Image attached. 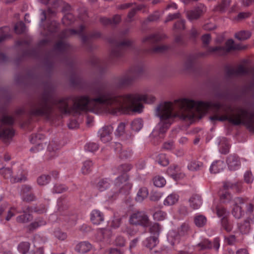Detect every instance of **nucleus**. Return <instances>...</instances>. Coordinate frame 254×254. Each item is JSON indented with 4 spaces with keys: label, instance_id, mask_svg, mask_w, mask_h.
I'll list each match as a JSON object with an SVG mask.
<instances>
[{
    "label": "nucleus",
    "instance_id": "obj_4",
    "mask_svg": "<svg viewBox=\"0 0 254 254\" xmlns=\"http://www.w3.org/2000/svg\"><path fill=\"white\" fill-rule=\"evenodd\" d=\"M1 125L0 126V138L4 142H6L11 139L13 135V130L10 127H7L5 125H11L14 123L13 118L7 115H4L1 119Z\"/></svg>",
    "mask_w": 254,
    "mask_h": 254
},
{
    "label": "nucleus",
    "instance_id": "obj_42",
    "mask_svg": "<svg viewBox=\"0 0 254 254\" xmlns=\"http://www.w3.org/2000/svg\"><path fill=\"white\" fill-rule=\"evenodd\" d=\"M153 182L154 186L159 188L163 187L166 184L165 179L160 176L155 177L153 179Z\"/></svg>",
    "mask_w": 254,
    "mask_h": 254
},
{
    "label": "nucleus",
    "instance_id": "obj_51",
    "mask_svg": "<svg viewBox=\"0 0 254 254\" xmlns=\"http://www.w3.org/2000/svg\"><path fill=\"white\" fill-rule=\"evenodd\" d=\"M14 30L16 33L20 34L25 30V26L22 22L17 23L14 26Z\"/></svg>",
    "mask_w": 254,
    "mask_h": 254
},
{
    "label": "nucleus",
    "instance_id": "obj_10",
    "mask_svg": "<svg viewBox=\"0 0 254 254\" xmlns=\"http://www.w3.org/2000/svg\"><path fill=\"white\" fill-rule=\"evenodd\" d=\"M191 232L190 227L189 224L184 223L178 229V233L176 234L175 232L171 233L170 237H174V242L173 245L175 243H179L180 240V237H185L190 234Z\"/></svg>",
    "mask_w": 254,
    "mask_h": 254
},
{
    "label": "nucleus",
    "instance_id": "obj_40",
    "mask_svg": "<svg viewBox=\"0 0 254 254\" xmlns=\"http://www.w3.org/2000/svg\"><path fill=\"white\" fill-rule=\"evenodd\" d=\"M168 48L169 47L166 45H159L149 50V52L151 54L161 53L167 50Z\"/></svg>",
    "mask_w": 254,
    "mask_h": 254
},
{
    "label": "nucleus",
    "instance_id": "obj_9",
    "mask_svg": "<svg viewBox=\"0 0 254 254\" xmlns=\"http://www.w3.org/2000/svg\"><path fill=\"white\" fill-rule=\"evenodd\" d=\"M248 200L247 198L236 197L233 200V206L232 210V214L236 219H240L244 215V211L243 210L241 205L244 204Z\"/></svg>",
    "mask_w": 254,
    "mask_h": 254
},
{
    "label": "nucleus",
    "instance_id": "obj_8",
    "mask_svg": "<svg viewBox=\"0 0 254 254\" xmlns=\"http://www.w3.org/2000/svg\"><path fill=\"white\" fill-rule=\"evenodd\" d=\"M234 41L232 39H229L225 43V47H209L207 52L208 53H215L220 56H223L231 51H234Z\"/></svg>",
    "mask_w": 254,
    "mask_h": 254
},
{
    "label": "nucleus",
    "instance_id": "obj_5",
    "mask_svg": "<svg viewBox=\"0 0 254 254\" xmlns=\"http://www.w3.org/2000/svg\"><path fill=\"white\" fill-rule=\"evenodd\" d=\"M115 186L117 188V190L114 192L113 195H109V197L112 198L116 196L120 192H124L129 190L132 187V185L128 182V176L126 173L119 175L115 180Z\"/></svg>",
    "mask_w": 254,
    "mask_h": 254
},
{
    "label": "nucleus",
    "instance_id": "obj_19",
    "mask_svg": "<svg viewBox=\"0 0 254 254\" xmlns=\"http://www.w3.org/2000/svg\"><path fill=\"white\" fill-rule=\"evenodd\" d=\"M115 151L119 154V157L122 159H126L131 155L130 151L122 150V144L120 143H115Z\"/></svg>",
    "mask_w": 254,
    "mask_h": 254
},
{
    "label": "nucleus",
    "instance_id": "obj_45",
    "mask_svg": "<svg viewBox=\"0 0 254 254\" xmlns=\"http://www.w3.org/2000/svg\"><path fill=\"white\" fill-rule=\"evenodd\" d=\"M73 21V16L69 13H67L63 18V23L65 26H68L71 24Z\"/></svg>",
    "mask_w": 254,
    "mask_h": 254
},
{
    "label": "nucleus",
    "instance_id": "obj_17",
    "mask_svg": "<svg viewBox=\"0 0 254 254\" xmlns=\"http://www.w3.org/2000/svg\"><path fill=\"white\" fill-rule=\"evenodd\" d=\"M163 38L164 36L162 35L158 34H151L143 38L142 41L143 43H147L150 45H153L161 40Z\"/></svg>",
    "mask_w": 254,
    "mask_h": 254
},
{
    "label": "nucleus",
    "instance_id": "obj_62",
    "mask_svg": "<svg viewBox=\"0 0 254 254\" xmlns=\"http://www.w3.org/2000/svg\"><path fill=\"white\" fill-rule=\"evenodd\" d=\"M162 197L161 193L157 191H152L150 194V199L153 201L159 200Z\"/></svg>",
    "mask_w": 254,
    "mask_h": 254
},
{
    "label": "nucleus",
    "instance_id": "obj_48",
    "mask_svg": "<svg viewBox=\"0 0 254 254\" xmlns=\"http://www.w3.org/2000/svg\"><path fill=\"white\" fill-rule=\"evenodd\" d=\"M30 244L28 242L21 243L18 246L19 252L23 254L30 249Z\"/></svg>",
    "mask_w": 254,
    "mask_h": 254
},
{
    "label": "nucleus",
    "instance_id": "obj_37",
    "mask_svg": "<svg viewBox=\"0 0 254 254\" xmlns=\"http://www.w3.org/2000/svg\"><path fill=\"white\" fill-rule=\"evenodd\" d=\"M58 212L62 214H64L65 211H66L68 208L67 202L65 200L62 199L58 200Z\"/></svg>",
    "mask_w": 254,
    "mask_h": 254
},
{
    "label": "nucleus",
    "instance_id": "obj_53",
    "mask_svg": "<svg viewBox=\"0 0 254 254\" xmlns=\"http://www.w3.org/2000/svg\"><path fill=\"white\" fill-rule=\"evenodd\" d=\"M202 165L200 162L196 161L191 162L188 165V169L190 171H196L198 170Z\"/></svg>",
    "mask_w": 254,
    "mask_h": 254
},
{
    "label": "nucleus",
    "instance_id": "obj_20",
    "mask_svg": "<svg viewBox=\"0 0 254 254\" xmlns=\"http://www.w3.org/2000/svg\"><path fill=\"white\" fill-rule=\"evenodd\" d=\"M190 206L193 209L199 208L202 204L200 196L198 194L192 195L189 199Z\"/></svg>",
    "mask_w": 254,
    "mask_h": 254
},
{
    "label": "nucleus",
    "instance_id": "obj_61",
    "mask_svg": "<svg viewBox=\"0 0 254 254\" xmlns=\"http://www.w3.org/2000/svg\"><path fill=\"white\" fill-rule=\"evenodd\" d=\"M142 7L141 5L137 6L136 8H133L129 12L127 18L128 19V21L130 22L131 21V18L135 15L136 11L139 10L141 9Z\"/></svg>",
    "mask_w": 254,
    "mask_h": 254
},
{
    "label": "nucleus",
    "instance_id": "obj_60",
    "mask_svg": "<svg viewBox=\"0 0 254 254\" xmlns=\"http://www.w3.org/2000/svg\"><path fill=\"white\" fill-rule=\"evenodd\" d=\"M245 181L247 184H251L253 182L254 177L251 171H247L244 175Z\"/></svg>",
    "mask_w": 254,
    "mask_h": 254
},
{
    "label": "nucleus",
    "instance_id": "obj_23",
    "mask_svg": "<svg viewBox=\"0 0 254 254\" xmlns=\"http://www.w3.org/2000/svg\"><path fill=\"white\" fill-rule=\"evenodd\" d=\"M132 168V166L129 164H124L120 165L118 167L113 169L112 171L115 175H121L123 173H126L129 171Z\"/></svg>",
    "mask_w": 254,
    "mask_h": 254
},
{
    "label": "nucleus",
    "instance_id": "obj_16",
    "mask_svg": "<svg viewBox=\"0 0 254 254\" xmlns=\"http://www.w3.org/2000/svg\"><path fill=\"white\" fill-rule=\"evenodd\" d=\"M113 131V128L111 126H106L103 127L100 130V138L103 142H107L111 139L110 134Z\"/></svg>",
    "mask_w": 254,
    "mask_h": 254
},
{
    "label": "nucleus",
    "instance_id": "obj_57",
    "mask_svg": "<svg viewBox=\"0 0 254 254\" xmlns=\"http://www.w3.org/2000/svg\"><path fill=\"white\" fill-rule=\"evenodd\" d=\"M158 238L155 236L150 237L148 239V243L147 244V247L149 249H151L157 244Z\"/></svg>",
    "mask_w": 254,
    "mask_h": 254
},
{
    "label": "nucleus",
    "instance_id": "obj_34",
    "mask_svg": "<svg viewBox=\"0 0 254 254\" xmlns=\"http://www.w3.org/2000/svg\"><path fill=\"white\" fill-rule=\"evenodd\" d=\"M51 180L49 175L43 174L38 177L37 182L39 186H43L48 184Z\"/></svg>",
    "mask_w": 254,
    "mask_h": 254
},
{
    "label": "nucleus",
    "instance_id": "obj_26",
    "mask_svg": "<svg viewBox=\"0 0 254 254\" xmlns=\"http://www.w3.org/2000/svg\"><path fill=\"white\" fill-rule=\"evenodd\" d=\"M224 188L225 189H232L238 193H240L242 191V184L241 183H225L224 184Z\"/></svg>",
    "mask_w": 254,
    "mask_h": 254
},
{
    "label": "nucleus",
    "instance_id": "obj_15",
    "mask_svg": "<svg viewBox=\"0 0 254 254\" xmlns=\"http://www.w3.org/2000/svg\"><path fill=\"white\" fill-rule=\"evenodd\" d=\"M203 7H197L186 13L187 16L190 20H195L199 18L203 13Z\"/></svg>",
    "mask_w": 254,
    "mask_h": 254
},
{
    "label": "nucleus",
    "instance_id": "obj_29",
    "mask_svg": "<svg viewBox=\"0 0 254 254\" xmlns=\"http://www.w3.org/2000/svg\"><path fill=\"white\" fill-rule=\"evenodd\" d=\"M23 214L18 216L16 218V221L19 223H27L32 219V216L31 214L23 212Z\"/></svg>",
    "mask_w": 254,
    "mask_h": 254
},
{
    "label": "nucleus",
    "instance_id": "obj_63",
    "mask_svg": "<svg viewBox=\"0 0 254 254\" xmlns=\"http://www.w3.org/2000/svg\"><path fill=\"white\" fill-rule=\"evenodd\" d=\"M67 190V188L62 185H57L55 186L53 191L55 193H62L65 191Z\"/></svg>",
    "mask_w": 254,
    "mask_h": 254
},
{
    "label": "nucleus",
    "instance_id": "obj_3",
    "mask_svg": "<svg viewBox=\"0 0 254 254\" xmlns=\"http://www.w3.org/2000/svg\"><path fill=\"white\" fill-rule=\"evenodd\" d=\"M51 94L45 91L39 99L32 104L30 108V114L36 116H48L52 111L50 104Z\"/></svg>",
    "mask_w": 254,
    "mask_h": 254
},
{
    "label": "nucleus",
    "instance_id": "obj_50",
    "mask_svg": "<svg viewBox=\"0 0 254 254\" xmlns=\"http://www.w3.org/2000/svg\"><path fill=\"white\" fill-rule=\"evenodd\" d=\"M157 161L161 165L165 166L169 164V160L164 154H161L158 156Z\"/></svg>",
    "mask_w": 254,
    "mask_h": 254
},
{
    "label": "nucleus",
    "instance_id": "obj_36",
    "mask_svg": "<svg viewBox=\"0 0 254 254\" xmlns=\"http://www.w3.org/2000/svg\"><path fill=\"white\" fill-rule=\"evenodd\" d=\"M221 226L228 232H230L232 230L233 225L232 223L225 216H223L221 219Z\"/></svg>",
    "mask_w": 254,
    "mask_h": 254
},
{
    "label": "nucleus",
    "instance_id": "obj_2",
    "mask_svg": "<svg viewBox=\"0 0 254 254\" xmlns=\"http://www.w3.org/2000/svg\"><path fill=\"white\" fill-rule=\"evenodd\" d=\"M155 100V97L150 94L116 95L103 90L94 99H90L87 96L78 97L74 100L71 97H65L57 100L55 104L64 114L78 115L87 111L97 113L103 108H107L111 114H118L125 113L128 110L141 113L143 105L140 101L150 104Z\"/></svg>",
    "mask_w": 254,
    "mask_h": 254
},
{
    "label": "nucleus",
    "instance_id": "obj_25",
    "mask_svg": "<svg viewBox=\"0 0 254 254\" xmlns=\"http://www.w3.org/2000/svg\"><path fill=\"white\" fill-rule=\"evenodd\" d=\"M46 224V221L41 218L36 219L34 222L30 223L28 226V228L29 231H33L34 230L37 229L38 228L44 226Z\"/></svg>",
    "mask_w": 254,
    "mask_h": 254
},
{
    "label": "nucleus",
    "instance_id": "obj_54",
    "mask_svg": "<svg viewBox=\"0 0 254 254\" xmlns=\"http://www.w3.org/2000/svg\"><path fill=\"white\" fill-rule=\"evenodd\" d=\"M230 0H222L221 3L217 7V10L223 12L230 5Z\"/></svg>",
    "mask_w": 254,
    "mask_h": 254
},
{
    "label": "nucleus",
    "instance_id": "obj_24",
    "mask_svg": "<svg viewBox=\"0 0 254 254\" xmlns=\"http://www.w3.org/2000/svg\"><path fill=\"white\" fill-rule=\"evenodd\" d=\"M179 199V196L176 193H171L169 194L164 200V204L165 205H173L178 202Z\"/></svg>",
    "mask_w": 254,
    "mask_h": 254
},
{
    "label": "nucleus",
    "instance_id": "obj_12",
    "mask_svg": "<svg viewBox=\"0 0 254 254\" xmlns=\"http://www.w3.org/2000/svg\"><path fill=\"white\" fill-rule=\"evenodd\" d=\"M131 44V41L125 40L116 46L111 52V56L113 58H119L121 57L124 52V48L128 47Z\"/></svg>",
    "mask_w": 254,
    "mask_h": 254
},
{
    "label": "nucleus",
    "instance_id": "obj_46",
    "mask_svg": "<svg viewBox=\"0 0 254 254\" xmlns=\"http://www.w3.org/2000/svg\"><path fill=\"white\" fill-rule=\"evenodd\" d=\"M54 235L56 238L61 241L64 240L67 237L66 234L59 229H57L54 231Z\"/></svg>",
    "mask_w": 254,
    "mask_h": 254
},
{
    "label": "nucleus",
    "instance_id": "obj_47",
    "mask_svg": "<svg viewBox=\"0 0 254 254\" xmlns=\"http://www.w3.org/2000/svg\"><path fill=\"white\" fill-rule=\"evenodd\" d=\"M19 213L17 211V208L15 207H11L7 212L5 219L6 221H9L11 218L15 215L16 213Z\"/></svg>",
    "mask_w": 254,
    "mask_h": 254
},
{
    "label": "nucleus",
    "instance_id": "obj_28",
    "mask_svg": "<svg viewBox=\"0 0 254 254\" xmlns=\"http://www.w3.org/2000/svg\"><path fill=\"white\" fill-rule=\"evenodd\" d=\"M110 184L106 178L100 179L96 185L97 189L101 191L106 190L110 186Z\"/></svg>",
    "mask_w": 254,
    "mask_h": 254
},
{
    "label": "nucleus",
    "instance_id": "obj_27",
    "mask_svg": "<svg viewBox=\"0 0 254 254\" xmlns=\"http://www.w3.org/2000/svg\"><path fill=\"white\" fill-rule=\"evenodd\" d=\"M84 29V26L81 25L79 30L77 31L74 29H65L62 33V38H66L70 35L75 34H80Z\"/></svg>",
    "mask_w": 254,
    "mask_h": 254
},
{
    "label": "nucleus",
    "instance_id": "obj_41",
    "mask_svg": "<svg viewBox=\"0 0 254 254\" xmlns=\"http://www.w3.org/2000/svg\"><path fill=\"white\" fill-rule=\"evenodd\" d=\"M143 121L140 119L134 120L131 123V128L135 131H139L143 127Z\"/></svg>",
    "mask_w": 254,
    "mask_h": 254
},
{
    "label": "nucleus",
    "instance_id": "obj_1",
    "mask_svg": "<svg viewBox=\"0 0 254 254\" xmlns=\"http://www.w3.org/2000/svg\"><path fill=\"white\" fill-rule=\"evenodd\" d=\"M209 109L213 110V115L209 117L211 121H228L232 124L245 125L254 132V113L249 112L245 107H235L229 104L212 102H195L187 98H180L173 102L160 103L155 109V115L160 118L159 131L166 132L172 124L173 119L178 118L190 121L195 117V112L205 113Z\"/></svg>",
    "mask_w": 254,
    "mask_h": 254
},
{
    "label": "nucleus",
    "instance_id": "obj_30",
    "mask_svg": "<svg viewBox=\"0 0 254 254\" xmlns=\"http://www.w3.org/2000/svg\"><path fill=\"white\" fill-rule=\"evenodd\" d=\"M148 194V191L147 188H141L138 190L135 199L138 202H141L147 197Z\"/></svg>",
    "mask_w": 254,
    "mask_h": 254
},
{
    "label": "nucleus",
    "instance_id": "obj_55",
    "mask_svg": "<svg viewBox=\"0 0 254 254\" xmlns=\"http://www.w3.org/2000/svg\"><path fill=\"white\" fill-rule=\"evenodd\" d=\"M114 243L115 245L117 246L124 247L126 244V240L123 236L118 235L116 237L114 241Z\"/></svg>",
    "mask_w": 254,
    "mask_h": 254
},
{
    "label": "nucleus",
    "instance_id": "obj_59",
    "mask_svg": "<svg viewBox=\"0 0 254 254\" xmlns=\"http://www.w3.org/2000/svg\"><path fill=\"white\" fill-rule=\"evenodd\" d=\"M225 241L229 245H234L237 242V240L236 237L234 235H231L228 237H225L224 238Z\"/></svg>",
    "mask_w": 254,
    "mask_h": 254
},
{
    "label": "nucleus",
    "instance_id": "obj_56",
    "mask_svg": "<svg viewBox=\"0 0 254 254\" xmlns=\"http://www.w3.org/2000/svg\"><path fill=\"white\" fill-rule=\"evenodd\" d=\"M99 148L98 145L94 142H90L86 144L85 149L90 152H94Z\"/></svg>",
    "mask_w": 254,
    "mask_h": 254
},
{
    "label": "nucleus",
    "instance_id": "obj_21",
    "mask_svg": "<svg viewBox=\"0 0 254 254\" xmlns=\"http://www.w3.org/2000/svg\"><path fill=\"white\" fill-rule=\"evenodd\" d=\"M92 249L91 245L88 242H82L78 243L75 247V251L79 253L84 254L88 252Z\"/></svg>",
    "mask_w": 254,
    "mask_h": 254
},
{
    "label": "nucleus",
    "instance_id": "obj_6",
    "mask_svg": "<svg viewBox=\"0 0 254 254\" xmlns=\"http://www.w3.org/2000/svg\"><path fill=\"white\" fill-rule=\"evenodd\" d=\"M129 222L133 225H140L144 227L150 226V221L148 216L143 211H135L129 216Z\"/></svg>",
    "mask_w": 254,
    "mask_h": 254
},
{
    "label": "nucleus",
    "instance_id": "obj_22",
    "mask_svg": "<svg viewBox=\"0 0 254 254\" xmlns=\"http://www.w3.org/2000/svg\"><path fill=\"white\" fill-rule=\"evenodd\" d=\"M104 220L103 214L99 210H94L91 213V221L94 224H99Z\"/></svg>",
    "mask_w": 254,
    "mask_h": 254
},
{
    "label": "nucleus",
    "instance_id": "obj_38",
    "mask_svg": "<svg viewBox=\"0 0 254 254\" xmlns=\"http://www.w3.org/2000/svg\"><path fill=\"white\" fill-rule=\"evenodd\" d=\"M93 163L91 161L87 160L83 163V166L81 168L82 174L86 175L89 174L92 170Z\"/></svg>",
    "mask_w": 254,
    "mask_h": 254
},
{
    "label": "nucleus",
    "instance_id": "obj_58",
    "mask_svg": "<svg viewBox=\"0 0 254 254\" xmlns=\"http://www.w3.org/2000/svg\"><path fill=\"white\" fill-rule=\"evenodd\" d=\"M32 186L29 185H23L21 187V191H20V195L22 196L26 194L29 193V192L32 190Z\"/></svg>",
    "mask_w": 254,
    "mask_h": 254
},
{
    "label": "nucleus",
    "instance_id": "obj_64",
    "mask_svg": "<svg viewBox=\"0 0 254 254\" xmlns=\"http://www.w3.org/2000/svg\"><path fill=\"white\" fill-rule=\"evenodd\" d=\"M185 20H180L175 23L174 28L176 29L183 30L185 29Z\"/></svg>",
    "mask_w": 254,
    "mask_h": 254
},
{
    "label": "nucleus",
    "instance_id": "obj_14",
    "mask_svg": "<svg viewBox=\"0 0 254 254\" xmlns=\"http://www.w3.org/2000/svg\"><path fill=\"white\" fill-rule=\"evenodd\" d=\"M167 173L175 180L183 178L185 176L181 172V168L177 165L170 166L167 169Z\"/></svg>",
    "mask_w": 254,
    "mask_h": 254
},
{
    "label": "nucleus",
    "instance_id": "obj_33",
    "mask_svg": "<svg viewBox=\"0 0 254 254\" xmlns=\"http://www.w3.org/2000/svg\"><path fill=\"white\" fill-rule=\"evenodd\" d=\"M196 247L199 248V251H203L211 249L212 248V244L208 240L205 239L198 243Z\"/></svg>",
    "mask_w": 254,
    "mask_h": 254
},
{
    "label": "nucleus",
    "instance_id": "obj_35",
    "mask_svg": "<svg viewBox=\"0 0 254 254\" xmlns=\"http://www.w3.org/2000/svg\"><path fill=\"white\" fill-rule=\"evenodd\" d=\"M206 218L202 215H199L194 217V222L195 225L198 227L204 226L206 223Z\"/></svg>",
    "mask_w": 254,
    "mask_h": 254
},
{
    "label": "nucleus",
    "instance_id": "obj_32",
    "mask_svg": "<svg viewBox=\"0 0 254 254\" xmlns=\"http://www.w3.org/2000/svg\"><path fill=\"white\" fill-rule=\"evenodd\" d=\"M251 33L249 31H241L235 34V37L240 41L246 40L250 38Z\"/></svg>",
    "mask_w": 254,
    "mask_h": 254
},
{
    "label": "nucleus",
    "instance_id": "obj_11",
    "mask_svg": "<svg viewBox=\"0 0 254 254\" xmlns=\"http://www.w3.org/2000/svg\"><path fill=\"white\" fill-rule=\"evenodd\" d=\"M0 174L5 179H10L11 182L13 183L21 182L25 181L26 177L21 172L20 176H12V171L8 168H4L2 165H0Z\"/></svg>",
    "mask_w": 254,
    "mask_h": 254
},
{
    "label": "nucleus",
    "instance_id": "obj_31",
    "mask_svg": "<svg viewBox=\"0 0 254 254\" xmlns=\"http://www.w3.org/2000/svg\"><path fill=\"white\" fill-rule=\"evenodd\" d=\"M46 208L44 205L40 206L39 208L37 206L32 207V206H27L26 208L22 210V212L29 213L30 214L33 211L37 212L38 213H43L45 211Z\"/></svg>",
    "mask_w": 254,
    "mask_h": 254
},
{
    "label": "nucleus",
    "instance_id": "obj_44",
    "mask_svg": "<svg viewBox=\"0 0 254 254\" xmlns=\"http://www.w3.org/2000/svg\"><path fill=\"white\" fill-rule=\"evenodd\" d=\"M68 45L64 42H59L55 46V50L57 52H64L67 50Z\"/></svg>",
    "mask_w": 254,
    "mask_h": 254
},
{
    "label": "nucleus",
    "instance_id": "obj_49",
    "mask_svg": "<svg viewBox=\"0 0 254 254\" xmlns=\"http://www.w3.org/2000/svg\"><path fill=\"white\" fill-rule=\"evenodd\" d=\"M22 200L24 202L30 203L35 201L37 199L36 195L33 193H29L21 196Z\"/></svg>",
    "mask_w": 254,
    "mask_h": 254
},
{
    "label": "nucleus",
    "instance_id": "obj_7",
    "mask_svg": "<svg viewBox=\"0 0 254 254\" xmlns=\"http://www.w3.org/2000/svg\"><path fill=\"white\" fill-rule=\"evenodd\" d=\"M140 72L141 70H138L136 69L130 70L126 74L117 79L116 82L117 86L121 88L130 85Z\"/></svg>",
    "mask_w": 254,
    "mask_h": 254
},
{
    "label": "nucleus",
    "instance_id": "obj_13",
    "mask_svg": "<svg viewBox=\"0 0 254 254\" xmlns=\"http://www.w3.org/2000/svg\"><path fill=\"white\" fill-rule=\"evenodd\" d=\"M226 162L229 169L231 170H238L241 165V159L236 154L230 155L227 157Z\"/></svg>",
    "mask_w": 254,
    "mask_h": 254
},
{
    "label": "nucleus",
    "instance_id": "obj_43",
    "mask_svg": "<svg viewBox=\"0 0 254 254\" xmlns=\"http://www.w3.org/2000/svg\"><path fill=\"white\" fill-rule=\"evenodd\" d=\"M167 216V214L165 212L159 210L156 211L153 214V217L156 221H162L164 220Z\"/></svg>",
    "mask_w": 254,
    "mask_h": 254
},
{
    "label": "nucleus",
    "instance_id": "obj_18",
    "mask_svg": "<svg viewBox=\"0 0 254 254\" xmlns=\"http://www.w3.org/2000/svg\"><path fill=\"white\" fill-rule=\"evenodd\" d=\"M225 167V165L223 161L217 160L211 164L210 171L211 173L217 174L221 172Z\"/></svg>",
    "mask_w": 254,
    "mask_h": 254
},
{
    "label": "nucleus",
    "instance_id": "obj_39",
    "mask_svg": "<svg viewBox=\"0 0 254 254\" xmlns=\"http://www.w3.org/2000/svg\"><path fill=\"white\" fill-rule=\"evenodd\" d=\"M160 230V225L157 223H154L150 226L149 232L153 235L152 236H155L157 238L159 235Z\"/></svg>",
    "mask_w": 254,
    "mask_h": 254
},
{
    "label": "nucleus",
    "instance_id": "obj_52",
    "mask_svg": "<svg viewBox=\"0 0 254 254\" xmlns=\"http://www.w3.org/2000/svg\"><path fill=\"white\" fill-rule=\"evenodd\" d=\"M236 69V72L237 75L249 74L250 68L245 67L243 65H239Z\"/></svg>",
    "mask_w": 254,
    "mask_h": 254
}]
</instances>
